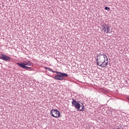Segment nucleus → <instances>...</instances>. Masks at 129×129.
I'll return each instance as SVG.
<instances>
[{
    "label": "nucleus",
    "mask_w": 129,
    "mask_h": 129,
    "mask_svg": "<svg viewBox=\"0 0 129 129\" xmlns=\"http://www.w3.org/2000/svg\"><path fill=\"white\" fill-rule=\"evenodd\" d=\"M105 59H106V61H108V58H107V56H106V55L101 53L97 54L96 60L97 65L103 68H104V67H106V66L108 65V62H105Z\"/></svg>",
    "instance_id": "f257e3e1"
},
{
    "label": "nucleus",
    "mask_w": 129,
    "mask_h": 129,
    "mask_svg": "<svg viewBox=\"0 0 129 129\" xmlns=\"http://www.w3.org/2000/svg\"><path fill=\"white\" fill-rule=\"evenodd\" d=\"M72 104V106H74L77 111H84V105L80 101H77L73 98Z\"/></svg>",
    "instance_id": "f03ea898"
},
{
    "label": "nucleus",
    "mask_w": 129,
    "mask_h": 129,
    "mask_svg": "<svg viewBox=\"0 0 129 129\" xmlns=\"http://www.w3.org/2000/svg\"><path fill=\"white\" fill-rule=\"evenodd\" d=\"M56 75H55V77H54V79L56 80H60L62 81L64 80V77H68V74L66 73H62L61 72H56Z\"/></svg>",
    "instance_id": "7ed1b4c3"
},
{
    "label": "nucleus",
    "mask_w": 129,
    "mask_h": 129,
    "mask_svg": "<svg viewBox=\"0 0 129 129\" xmlns=\"http://www.w3.org/2000/svg\"><path fill=\"white\" fill-rule=\"evenodd\" d=\"M17 64L18 66H20V67H21V68L23 69H25L26 67H28L27 66H31V65H32L31 61H24L23 62H17Z\"/></svg>",
    "instance_id": "20e7f679"
},
{
    "label": "nucleus",
    "mask_w": 129,
    "mask_h": 129,
    "mask_svg": "<svg viewBox=\"0 0 129 129\" xmlns=\"http://www.w3.org/2000/svg\"><path fill=\"white\" fill-rule=\"evenodd\" d=\"M50 115L53 117L58 118L60 117V111L57 109H52L50 112Z\"/></svg>",
    "instance_id": "39448f33"
},
{
    "label": "nucleus",
    "mask_w": 129,
    "mask_h": 129,
    "mask_svg": "<svg viewBox=\"0 0 129 129\" xmlns=\"http://www.w3.org/2000/svg\"><path fill=\"white\" fill-rule=\"evenodd\" d=\"M0 55V59L2 60L6 61V62H9V61H11V57L3 53H2Z\"/></svg>",
    "instance_id": "423d86ee"
},
{
    "label": "nucleus",
    "mask_w": 129,
    "mask_h": 129,
    "mask_svg": "<svg viewBox=\"0 0 129 129\" xmlns=\"http://www.w3.org/2000/svg\"><path fill=\"white\" fill-rule=\"evenodd\" d=\"M104 32L106 33H110V27L109 26L107 27L106 29L104 30Z\"/></svg>",
    "instance_id": "0eeeda50"
},
{
    "label": "nucleus",
    "mask_w": 129,
    "mask_h": 129,
    "mask_svg": "<svg viewBox=\"0 0 129 129\" xmlns=\"http://www.w3.org/2000/svg\"><path fill=\"white\" fill-rule=\"evenodd\" d=\"M46 70H47L48 71H51V72H53V73H56L57 72L53 71L52 70V69H50V68H45Z\"/></svg>",
    "instance_id": "6e6552de"
},
{
    "label": "nucleus",
    "mask_w": 129,
    "mask_h": 129,
    "mask_svg": "<svg viewBox=\"0 0 129 129\" xmlns=\"http://www.w3.org/2000/svg\"><path fill=\"white\" fill-rule=\"evenodd\" d=\"M25 69H26V70H27L28 71H32V68L31 67H27L25 68Z\"/></svg>",
    "instance_id": "1a4fd4ad"
},
{
    "label": "nucleus",
    "mask_w": 129,
    "mask_h": 129,
    "mask_svg": "<svg viewBox=\"0 0 129 129\" xmlns=\"http://www.w3.org/2000/svg\"><path fill=\"white\" fill-rule=\"evenodd\" d=\"M105 10H106V11H108V12H109L110 11V8H109V7H105Z\"/></svg>",
    "instance_id": "9d476101"
},
{
    "label": "nucleus",
    "mask_w": 129,
    "mask_h": 129,
    "mask_svg": "<svg viewBox=\"0 0 129 129\" xmlns=\"http://www.w3.org/2000/svg\"><path fill=\"white\" fill-rule=\"evenodd\" d=\"M104 25V26L106 28H107V27H109V26L107 24H103Z\"/></svg>",
    "instance_id": "9b49d317"
},
{
    "label": "nucleus",
    "mask_w": 129,
    "mask_h": 129,
    "mask_svg": "<svg viewBox=\"0 0 129 129\" xmlns=\"http://www.w3.org/2000/svg\"><path fill=\"white\" fill-rule=\"evenodd\" d=\"M102 28H103V30H105V29H106V27H105L104 25L103 24L102 26Z\"/></svg>",
    "instance_id": "f8f14e48"
},
{
    "label": "nucleus",
    "mask_w": 129,
    "mask_h": 129,
    "mask_svg": "<svg viewBox=\"0 0 129 129\" xmlns=\"http://www.w3.org/2000/svg\"><path fill=\"white\" fill-rule=\"evenodd\" d=\"M105 62H108V60H106V58H105Z\"/></svg>",
    "instance_id": "ddd939ff"
},
{
    "label": "nucleus",
    "mask_w": 129,
    "mask_h": 129,
    "mask_svg": "<svg viewBox=\"0 0 129 129\" xmlns=\"http://www.w3.org/2000/svg\"><path fill=\"white\" fill-rule=\"evenodd\" d=\"M127 99H128V100H129V97H127Z\"/></svg>",
    "instance_id": "4468645a"
}]
</instances>
